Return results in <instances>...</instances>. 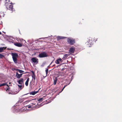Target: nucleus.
Returning <instances> with one entry per match:
<instances>
[{"mask_svg":"<svg viewBox=\"0 0 122 122\" xmlns=\"http://www.w3.org/2000/svg\"><path fill=\"white\" fill-rule=\"evenodd\" d=\"M4 82L5 81L3 80L2 77L0 76V84Z\"/></svg>","mask_w":122,"mask_h":122,"instance_id":"nucleus-18","label":"nucleus"},{"mask_svg":"<svg viewBox=\"0 0 122 122\" xmlns=\"http://www.w3.org/2000/svg\"><path fill=\"white\" fill-rule=\"evenodd\" d=\"M48 68L46 69V70L45 71H46V75H47V74L48 73Z\"/></svg>","mask_w":122,"mask_h":122,"instance_id":"nucleus-25","label":"nucleus"},{"mask_svg":"<svg viewBox=\"0 0 122 122\" xmlns=\"http://www.w3.org/2000/svg\"><path fill=\"white\" fill-rule=\"evenodd\" d=\"M67 41L68 43L71 45H73L75 43V40L72 38H68L67 39Z\"/></svg>","mask_w":122,"mask_h":122,"instance_id":"nucleus-4","label":"nucleus"},{"mask_svg":"<svg viewBox=\"0 0 122 122\" xmlns=\"http://www.w3.org/2000/svg\"><path fill=\"white\" fill-rule=\"evenodd\" d=\"M12 3L10 2L9 1V3H7L5 4V5L7 8H8L9 10H11L13 12L14 10V9L13 8V6L12 5Z\"/></svg>","mask_w":122,"mask_h":122,"instance_id":"nucleus-2","label":"nucleus"},{"mask_svg":"<svg viewBox=\"0 0 122 122\" xmlns=\"http://www.w3.org/2000/svg\"><path fill=\"white\" fill-rule=\"evenodd\" d=\"M18 70H19V69H16V68H14L13 69V70H16V71H18Z\"/></svg>","mask_w":122,"mask_h":122,"instance_id":"nucleus-28","label":"nucleus"},{"mask_svg":"<svg viewBox=\"0 0 122 122\" xmlns=\"http://www.w3.org/2000/svg\"><path fill=\"white\" fill-rule=\"evenodd\" d=\"M29 80V78H28L25 82V84L26 86H27L28 85V82Z\"/></svg>","mask_w":122,"mask_h":122,"instance_id":"nucleus-16","label":"nucleus"},{"mask_svg":"<svg viewBox=\"0 0 122 122\" xmlns=\"http://www.w3.org/2000/svg\"><path fill=\"white\" fill-rule=\"evenodd\" d=\"M54 82L53 84L54 85H55L56 84L57 81V77H56L55 79H54Z\"/></svg>","mask_w":122,"mask_h":122,"instance_id":"nucleus-15","label":"nucleus"},{"mask_svg":"<svg viewBox=\"0 0 122 122\" xmlns=\"http://www.w3.org/2000/svg\"><path fill=\"white\" fill-rule=\"evenodd\" d=\"M52 62H53V61H52V62H51V63H52Z\"/></svg>","mask_w":122,"mask_h":122,"instance_id":"nucleus-34","label":"nucleus"},{"mask_svg":"<svg viewBox=\"0 0 122 122\" xmlns=\"http://www.w3.org/2000/svg\"><path fill=\"white\" fill-rule=\"evenodd\" d=\"M66 38V37H64V36H58L57 37V39L58 40H60V39L65 38Z\"/></svg>","mask_w":122,"mask_h":122,"instance_id":"nucleus-13","label":"nucleus"},{"mask_svg":"<svg viewBox=\"0 0 122 122\" xmlns=\"http://www.w3.org/2000/svg\"><path fill=\"white\" fill-rule=\"evenodd\" d=\"M32 76V78L33 80L34 79V80H35V75L34 74Z\"/></svg>","mask_w":122,"mask_h":122,"instance_id":"nucleus-21","label":"nucleus"},{"mask_svg":"<svg viewBox=\"0 0 122 122\" xmlns=\"http://www.w3.org/2000/svg\"><path fill=\"white\" fill-rule=\"evenodd\" d=\"M67 86V85H66V86H64L63 87V88H62V89L61 90V91L60 92H61L63 90H64V88H65V87H66V86Z\"/></svg>","mask_w":122,"mask_h":122,"instance_id":"nucleus-26","label":"nucleus"},{"mask_svg":"<svg viewBox=\"0 0 122 122\" xmlns=\"http://www.w3.org/2000/svg\"><path fill=\"white\" fill-rule=\"evenodd\" d=\"M62 62V59L61 58H59L56 60L55 61V63L56 64H59L60 62Z\"/></svg>","mask_w":122,"mask_h":122,"instance_id":"nucleus-8","label":"nucleus"},{"mask_svg":"<svg viewBox=\"0 0 122 122\" xmlns=\"http://www.w3.org/2000/svg\"><path fill=\"white\" fill-rule=\"evenodd\" d=\"M48 55L46 53L45 51L40 53L38 55V56L40 58H43L47 57Z\"/></svg>","mask_w":122,"mask_h":122,"instance_id":"nucleus-5","label":"nucleus"},{"mask_svg":"<svg viewBox=\"0 0 122 122\" xmlns=\"http://www.w3.org/2000/svg\"><path fill=\"white\" fill-rule=\"evenodd\" d=\"M23 79L21 78L20 79L18 80V81H17L18 83L20 85H22V83H23Z\"/></svg>","mask_w":122,"mask_h":122,"instance_id":"nucleus-10","label":"nucleus"},{"mask_svg":"<svg viewBox=\"0 0 122 122\" xmlns=\"http://www.w3.org/2000/svg\"><path fill=\"white\" fill-rule=\"evenodd\" d=\"M43 100V98H40L38 100V101H42Z\"/></svg>","mask_w":122,"mask_h":122,"instance_id":"nucleus-23","label":"nucleus"},{"mask_svg":"<svg viewBox=\"0 0 122 122\" xmlns=\"http://www.w3.org/2000/svg\"><path fill=\"white\" fill-rule=\"evenodd\" d=\"M11 55L12 56L13 60L15 63H17V58L18 57V55L17 53H12Z\"/></svg>","mask_w":122,"mask_h":122,"instance_id":"nucleus-1","label":"nucleus"},{"mask_svg":"<svg viewBox=\"0 0 122 122\" xmlns=\"http://www.w3.org/2000/svg\"><path fill=\"white\" fill-rule=\"evenodd\" d=\"M23 74H19L20 76V77H21L22 76V75Z\"/></svg>","mask_w":122,"mask_h":122,"instance_id":"nucleus-29","label":"nucleus"},{"mask_svg":"<svg viewBox=\"0 0 122 122\" xmlns=\"http://www.w3.org/2000/svg\"><path fill=\"white\" fill-rule=\"evenodd\" d=\"M4 57V56L1 54H0V58H2Z\"/></svg>","mask_w":122,"mask_h":122,"instance_id":"nucleus-24","label":"nucleus"},{"mask_svg":"<svg viewBox=\"0 0 122 122\" xmlns=\"http://www.w3.org/2000/svg\"><path fill=\"white\" fill-rule=\"evenodd\" d=\"M87 42L89 43L87 44V46L89 47H90L92 46L93 44V42L92 40V38L91 37H89L87 41Z\"/></svg>","mask_w":122,"mask_h":122,"instance_id":"nucleus-3","label":"nucleus"},{"mask_svg":"<svg viewBox=\"0 0 122 122\" xmlns=\"http://www.w3.org/2000/svg\"><path fill=\"white\" fill-rule=\"evenodd\" d=\"M75 51V47H72L70 48L69 50V53H74Z\"/></svg>","mask_w":122,"mask_h":122,"instance_id":"nucleus-7","label":"nucleus"},{"mask_svg":"<svg viewBox=\"0 0 122 122\" xmlns=\"http://www.w3.org/2000/svg\"><path fill=\"white\" fill-rule=\"evenodd\" d=\"M14 44L15 46L19 47H21L22 46V45L19 42H16V43H15Z\"/></svg>","mask_w":122,"mask_h":122,"instance_id":"nucleus-11","label":"nucleus"},{"mask_svg":"<svg viewBox=\"0 0 122 122\" xmlns=\"http://www.w3.org/2000/svg\"><path fill=\"white\" fill-rule=\"evenodd\" d=\"M33 108V107H32L30 105L27 106L26 108Z\"/></svg>","mask_w":122,"mask_h":122,"instance_id":"nucleus-20","label":"nucleus"},{"mask_svg":"<svg viewBox=\"0 0 122 122\" xmlns=\"http://www.w3.org/2000/svg\"><path fill=\"white\" fill-rule=\"evenodd\" d=\"M40 88L38 90V91H33L31 92L30 93V95H35L38 92V91L40 90Z\"/></svg>","mask_w":122,"mask_h":122,"instance_id":"nucleus-9","label":"nucleus"},{"mask_svg":"<svg viewBox=\"0 0 122 122\" xmlns=\"http://www.w3.org/2000/svg\"><path fill=\"white\" fill-rule=\"evenodd\" d=\"M70 55L69 54H66L64 55L62 59L63 60H65L68 57V56Z\"/></svg>","mask_w":122,"mask_h":122,"instance_id":"nucleus-12","label":"nucleus"},{"mask_svg":"<svg viewBox=\"0 0 122 122\" xmlns=\"http://www.w3.org/2000/svg\"><path fill=\"white\" fill-rule=\"evenodd\" d=\"M5 85H6L8 86V87H9L8 85H7V83L6 82H5V83H3L2 84H0V87L4 86Z\"/></svg>","mask_w":122,"mask_h":122,"instance_id":"nucleus-14","label":"nucleus"},{"mask_svg":"<svg viewBox=\"0 0 122 122\" xmlns=\"http://www.w3.org/2000/svg\"><path fill=\"white\" fill-rule=\"evenodd\" d=\"M21 85H18V86L19 88H21L22 87Z\"/></svg>","mask_w":122,"mask_h":122,"instance_id":"nucleus-27","label":"nucleus"},{"mask_svg":"<svg viewBox=\"0 0 122 122\" xmlns=\"http://www.w3.org/2000/svg\"><path fill=\"white\" fill-rule=\"evenodd\" d=\"M70 82L68 84V85H69L70 84Z\"/></svg>","mask_w":122,"mask_h":122,"instance_id":"nucleus-33","label":"nucleus"},{"mask_svg":"<svg viewBox=\"0 0 122 122\" xmlns=\"http://www.w3.org/2000/svg\"><path fill=\"white\" fill-rule=\"evenodd\" d=\"M18 71L20 73H23L24 72L23 71L19 69L18 70Z\"/></svg>","mask_w":122,"mask_h":122,"instance_id":"nucleus-22","label":"nucleus"},{"mask_svg":"<svg viewBox=\"0 0 122 122\" xmlns=\"http://www.w3.org/2000/svg\"><path fill=\"white\" fill-rule=\"evenodd\" d=\"M9 89V88H7V90L6 91H7V90H8Z\"/></svg>","mask_w":122,"mask_h":122,"instance_id":"nucleus-31","label":"nucleus"},{"mask_svg":"<svg viewBox=\"0 0 122 122\" xmlns=\"http://www.w3.org/2000/svg\"><path fill=\"white\" fill-rule=\"evenodd\" d=\"M41 38L40 39H44V38Z\"/></svg>","mask_w":122,"mask_h":122,"instance_id":"nucleus-30","label":"nucleus"},{"mask_svg":"<svg viewBox=\"0 0 122 122\" xmlns=\"http://www.w3.org/2000/svg\"><path fill=\"white\" fill-rule=\"evenodd\" d=\"M1 34V32H0V34Z\"/></svg>","mask_w":122,"mask_h":122,"instance_id":"nucleus-32","label":"nucleus"},{"mask_svg":"<svg viewBox=\"0 0 122 122\" xmlns=\"http://www.w3.org/2000/svg\"><path fill=\"white\" fill-rule=\"evenodd\" d=\"M16 76L18 79L20 78V77L19 74H18V72H16Z\"/></svg>","mask_w":122,"mask_h":122,"instance_id":"nucleus-17","label":"nucleus"},{"mask_svg":"<svg viewBox=\"0 0 122 122\" xmlns=\"http://www.w3.org/2000/svg\"><path fill=\"white\" fill-rule=\"evenodd\" d=\"M31 62L35 64L38 63V59L35 57H33L31 59Z\"/></svg>","mask_w":122,"mask_h":122,"instance_id":"nucleus-6","label":"nucleus"},{"mask_svg":"<svg viewBox=\"0 0 122 122\" xmlns=\"http://www.w3.org/2000/svg\"><path fill=\"white\" fill-rule=\"evenodd\" d=\"M4 50V47H0V52H2Z\"/></svg>","mask_w":122,"mask_h":122,"instance_id":"nucleus-19","label":"nucleus"}]
</instances>
